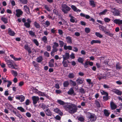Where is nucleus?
I'll return each instance as SVG.
<instances>
[{
    "instance_id": "nucleus-1",
    "label": "nucleus",
    "mask_w": 122,
    "mask_h": 122,
    "mask_svg": "<svg viewBox=\"0 0 122 122\" xmlns=\"http://www.w3.org/2000/svg\"><path fill=\"white\" fill-rule=\"evenodd\" d=\"M66 108L68 109L69 112L71 113H75L77 110L76 106L74 104L69 105Z\"/></svg>"
},
{
    "instance_id": "nucleus-2",
    "label": "nucleus",
    "mask_w": 122,
    "mask_h": 122,
    "mask_svg": "<svg viewBox=\"0 0 122 122\" xmlns=\"http://www.w3.org/2000/svg\"><path fill=\"white\" fill-rule=\"evenodd\" d=\"M62 11L65 14H67L71 9L70 7L68 6L66 4H63L62 5Z\"/></svg>"
},
{
    "instance_id": "nucleus-3",
    "label": "nucleus",
    "mask_w": 122,
    "mask_h": 122,
    "mask_svg": "<svg viewBox=\"0 0 122 122\" xmlns=\"http://www.w3.org/2000/svg\"><path fill=\"white\" fill-rule=\"evenodd\" d=\"M88 114L90 115V116L88 117V118L89 119H90L91 122H93L96 121L97 117L94 114L88 112Z\"/></svg>"
},
{
    "instance_id": "nucleus-4",
    "label": "nucleus",
    "mask_w": 122,
    "mask_h": 122,
    "mask_svg": "<svg viewBox=\"0 0 122 122\" xmlns=\"http://www.w3.org/2000/svg\"><path fill=\"white\" fill-rule=\"evenodd\" d=\"M14 62L13 61L11 60L7 61L6 64L8 65L9 67L11 68L14 69L15 67L13 65Z\"/></svg>"
},
{
    "instance_id": "nucleus-5",
    "label": "nucleus",
    "mask_w": 122,
    "mask_h": 122,
    "mask_svg": "<svg viewBox=\"0 0 122 122\" xmlns=\"http://www.w3.org/2000/svg\"><path fill=\"white\" fill-rule=\"evenodd\" d=\"M32 99L33 101V103L34 105H35L39 100V98L38 97L33 96L32 97Z\"/></svg>"
},
{
    "instance_id": "nucleus-6",
    "label": "nucleus",
    "mask_w": 122,
    "mask_h": 122,
    "mask_svg": "<svg viewBox=\"0 0 122 122\" xmlns=\"http://www.w3.org/2000/svg\"><path fill=\"white\" fill-rule=\"evenodd\" d=\"M16 16L17 17H20L23 14V12L20 9H17L16 10Z\"/></svg>"
},
{
    "instance_id": "nucleus-7",
    "label": "nucleus",
    "mask_w": 122,
    "mask_h": 122,
    "mask_svg": "<svg viewBox=\"0 0 122 122\" xmlns=\"http://www.w3.org/2000/svg\"><path fill=\"white\" fill-rule=\"evenodd\" d=\"M15 98L17 99L20 100V102H22L24 101L25 98L24 96L21 95L16 97Z\"/></svg>"
},
{
    "instance_id": "nucleus-8",
    "label": "nucleus",
    "mask_w": 122,
    "mask_h": 122,
    "mask_svg": "<svg viewBox=\"0 0 122 122\" xmlns=\"http://www.w3.org/2000/svg\"><path fill=\"white\" fill-rule=\"evenodd\" d=\"M112 13L115 16H118L119 15L120 13L119 11L118 10L114 8Z\"/></svg>"
},
{
    "instance_id": "nucleus-9",
    "label": "nucleus",
    "mask_w": 122,
    "mask_h": 122,
    "mask_svg": "<svg viewBox=\"0 0 122 122\" xmlns=\"http://www.w3.org/2000/svg\"><path fill=\"white\" fill-rule=\"evenodd\" d=\"M7 30L8 32V33L9 35L12 36H14L15 35V33L11 29L9 28Z\"/></svg>"
},
{
    "instance_id": "nucleus-10",
    "label": "nucleus",
    "mask_w": 122,
    "mask_h": 122,
    "mask_svg": "<svg viewBox=\"0 0 122 122\" xmlns=\"http://www.w3.org/2000/svg\"><path fill=\"white\" fill-rule=\"evenodd\" d=\"M12 112L15 115V116L18 117L19 119H21L23 117L22 116L19 112H16V111L14 109L13 110Z\"/></svg>"
},
{
    "instance_id": "nucleus-11",
    "label": "nucleus",
    "mask_w": 122,
    "mask_h": 122,
    "mask_svg": "<svg viewBox=\"0 0 122 122\" xmlns=\"http://www.w3.org/2000/svg\"><path fill=\"white\" fill-rule=\"evenodd\" d=\"M84 80L83 78L79 77L76 80V81L78 85H80L83 83Z\"/></svg>"
},
{
    "instance_id": "nucleus-12",
    "label": "nucleus",
    "mask_w": 122,
    "mask_h": 122,
    "mask_svg": "<svg viewBox=\"0 0 122 122\" xmlns=\"http://www.w3.org/2000/svg\"><path fill=\"white\" fill-rule=\"evenodd\" d=\"M52 47L53 49L52 51L51 52V56H53L54 55V53L55 52H57L58 50L56 47H54V46H52Z\"/></svg>"
},
{
    "instance_id": "nucleus-13",
    "label": "nucleus",
    "mask_w": 122,
    "mask_h": 122,
    "mask_svg": "<svg viewBox=\"0 0 122 122\" xmlns=\"http://www.w3.org/2000/svg\"><path fill=\"white\" fill-rule=\"evenodd\" d=\"M24 9L25 11L28 14H30V9L26 5H24Z\"/></svg>"
},
{
    "instance_id": "nucleus-14",
    "label": "nucleus",
    "mask_w": 122,
    "mask_h": 122,
    "mask_svg": "<svg viewBox=\"0 0 122 122\" xmlns=\"http://www.w3.org/2000/svg\"><path fill=\"white\" fill-rule=\"evenodd\" d=\"M62 57L64 60H67L69 59L70 55L69 53L66 52L65 53V55H63Z\"/></svg>"
},
{
    "instance_id": "nucleus-15",
    "label": "nucleus",
    "mask_w": 122,
    "mask_h": 122,
    "mask_svg": "<svg viewBox=\"0 0 122 122\" xmlns=\"http://www.w3.org/2000/svg\"><path fill=\"white\" fill-rule=\"evenodd\" d=\"M24 48L28 51L29 54H30L31 53V50L30 48L28 46V44H26L24 46Z\"/></svg>"
},
{
    "instance_id": "nucleus-16",
    "label": "nucleus",
    "mask_w": 122,
    "mask_h": 122,
    "mask_svg": "<svg viewBox=\"0 0 122 122\" xmlns=\"http://www.w3.org/2000/svg\"><path fill=\"white\" fill-rule=\"evenodd\" d=\"M113 22L116 24L120 25L122 24V20H121L119 19H115L113 20Z\"/></svg>"
},
{
    "instance_id": "nucleus-17",
    "label": "nucleus",
    "mask_w": 122,
    "mask_h": 122,
    "mask_svg": "<svg viewBox=\"0 0 122 122\" xmlns=\"http://www.w3.org/2000/svg\"><path fill=\"white\" fill-rule=\"evenodd\" d=\"M66 40L67 43L69 44H71L72 43V37L69 36H67L66 38Z\"/></svg>"
},
{
    "instance_id": "nucleus-18",
    "label": "nucleus",
    "mask_w": 122,
    "mask_h": 122,
    "mask_svg": "<svg viewBox=\"0 0 122 122\" xmlns=\"http://www.w3.org/2000/svg\"><path fill=\"white\" fill-rule=\"evenodd\" d=\"M110 104V107L112 110H115L117 108V106L113 102H111Z\"/></svg>"
},
{
    "instance_id": "nucleus-19",
    "label": "nucleus",
    "mask_w": 122,
    "mask_h": 122,
    "mask_svg": "<svg viewBox=\"0 0 122 122\" xmlns=\"http://www.w3.org/2000/svg\"><path fill=\"white\" fill-rule=\"evenodd\" d=\"M46 114L48 116H51L52 115V113L50 110L48 108L45 111Z\"/></svg>"
},
{
    "instance_id": "nucleus-20",
    "label": "nucleus",
    "mask_w": 122,
    "mask_h": 122,
    "mask_svg": "<svg viewBox=\"0 0 122 122\" xmlns=\"http://www.w3.org/2000/svg\"><path fill=\"white\" fill-rule=\"evenodd\" d=\"M97 76L99 80H101V79H104L106 78V76L104 75L101 74H99Z\"/></svg>"
},
{
    "instance_id": "nucleus-21",
    "label": "nucleus",
    "mask_w": 122,
    "mask_h": 122,
    "mask_svg": "<svg viewBox=\"0 0 122 122\" xmlns=\"http://www.w3.org/2000/svg\"><path fill=\"white\" fill-rule=\"evenodd\" d=\"M103 111L104 114L105 116L107 117H108L110 113V112L106 109H104Z\"/></svg>"
},
{
    "instance_id": "nucleus-22",
    "label": "nucleus",
    "mask_w": 122,
    "mask_h": 122,
    "mask_svg": "<svg viewBox=\"0 0 122 122\" xmlns=\"http://www.w3.org/2000/svg\"><path fill=\"white\" fill-rule=\"evenodd\" d=\"M101 43V41L99 40H93L91 41L90 44L91 45H93L94 43L100 44Z\"/></svg>"
},
{
    "instance_id": "nucleus-23",
    "label": "nucleus",
    "mask_w": 122,
    "mask_h": 122,
    "mask_svg": "<svg viewBox=\"0 0 122 122\" xmlns=\"http://www.w3.org/2000/svg\"><path fill=\"white\" fill-rule=\"evenodd\" d=\"M65 44L64 46V48L65 50H66L68 49L70 50H72V47L71 46H67L66 44Z\"/></svg>"
},
{
    "instance_id": "nucleus-24",
    "label": "nucleus",
    "mask_w": 122,
    "mask_h": 122,
    "mask_svg": "<svg viewBox=\"0 0 122 122\" xmlns=\"http://www.w3.org/2000/svg\"><path fill=\"white\" fill-rule=\"evenodd\" d=\"M108 31H106L104 33L105 34L110 36L111 37H112L113 36L114 34L110 33V31L109 30H107Z\"/></svg>"
},
{
    "instance_id": "nucleus-25",
    "label": "nucleus",
    "mask_w": 122,
    "mask_h": 122,
    "mask_svg": "<svg viewBox=\"0 0 122 122\" xmlns=\"http://www.w3.org/2000/svg\"><path fill=\"white\" fill-rule=\"evenodd\" d=\"M80 15L81 17H85L86 18V19H89L90 17V16L89 15H85L82 13H81L80 14Z\"/></svg>"
},
{
    "instance_id": "nucleus-26",
    "label": "nucleus",
    "mask_w": 122,
    "mask_h": 122,
    "mask_svg": "<svg viewBox=\"0 0 122 122\" xmlns=\"http://www.w3.org/2000/svg\"><path fill=\"white\" fill-rule=\"evenodd\" d=\"M69 17L70 18V21L72 23H74L75 22V19H76L75 17L71 15L70 14L69 15Z\"/></svg>"
},
{
    "instance_id": "nucleus-27",
    "label": "nucleus",
    "mask_w": 122,
    "mask_h": 122,
    "mask_svg": "<svg viewBox=\"0 0 122 122\" xmlns=\"http://www.w3.org/2000/svg\"><path fill=\"white\" fill-rule=\"evenodd\" d=\"M114 90V92L118 95H121L122 94V92L118 90L115 89Z\"/></svg>"
},
{
    "instance_id": "nucleus-28",
    "label": "nucleus",
    "mask_w": 122,
    "mask_h": 122,
    "mask_svg": "<svg viewBox=\"0 0 122 122\" xmlns=\"http://www.w3.org/2000/svg\"><path fill=\"white\" fill-rule=\"evenodd\" d=\"M43 59L41 56H40L38 57L36 59V61L40 63L41 62Z\"/></svg>"
},
{
    "instance_id": "nucleus-29",
    "label": "nucleus",
    "mask_w": 122,
    "mask_h": 122,
    "mask_svg": "<svg viewBox=\"0 0 122 122\" xmlns=\"http://www.w3.org/2000/svg\"><path fill=\"white\" fill-rule=\"evenodd\" d=\"M66 60L63 59L62 62L63 66L65 67H67L68 66L67 62L66 61Z\"/></svg>"
},
{
    "instance_id": "nucleus-30",
    "label": "nucleus",
    "mask_w": 122,
    "mask_h": 122,
    "mask_svg": "<svg viewBox=\"0 0 122 122\" xmlns=\"http://www.w3.org/2000/svg\"><path fill=\"white\" fill-rule=\"evenodd\" d=\"M28 32L32 37L36 36L35 32H33L32 30H29L28 31Z\"/></svg>"
},
{
    "instance_id": "nucleus-31",
    "label": "nucleus",
    "mask_w": 122,
    "mask_h": 122,
    "mask_svg": "<svg viewBox=\"0 0 122 122\" xmlns=\"http://www.w3.org/2000/svg\"><path fill=\"white\" fill-rule=\"evenodd\" d=\"M116 69L117 70L120 69L122 68V66L120 65L119 63L118 62L116 65Z\"/></svg>"
},
{
    "instance_id": "nucleus-32",
    "label": "nucleus",
    "mask_w": 122,
    "mask_h": 122,
    "mask_svg": "<svg viewBox=\"0 0 122 122\" xmlns=\"http://www.w3.org/2000/svg\"><path fill=\"white\" fill-rule=\"evenodd\" d=\"M74 93V90L72 88H71L68 92V93L69 95H71Z\"/></svg>"
},
{
    "instance_id": "nucleus-33",
    "label": "nucleus",
    "mask_w": 122,
    "mask_h": 122,
    "mask_svg": "<svg viewBox=\"0 0 122 122\" xmlns=\"http://www.w3.org/2000/svg\"><path fill=\"white\" fill-rule=\"evenodd\" d=\"M84 60L81 57H79L77 59V61L78 62L81 63L82 64H83V61Z\"/></svg>"
},
{
    "instance_id": "nucleus-34",
    "label": "nucleus",
    "mask_w": 122,
    "mask_h": 122,
    "mask_svg": "<svg viewBox=\"0 0 122 122\" xmlns=\"http://www.w3.org/2000/svg\"><path fill=\"white\" fill-rule=\"evenodd\" d=\"M95 104L96 106L98 108L100 107L101 106L100 104L99 101L97 100L95 101Z\"/></svg>"
},
{
    "instance_id": "nucleus-35",
    "label": "nucleus",
    "mask_w": 122,
    "mask_h": 122,
    "mask_svg": "<svg viewBox=\"0 0 122 122\" xmlns=\"http://www.w3.org/2000/svg\"><path fill=\"white\" fill-rule=\"evenodd\" d=\"M57 102L60 105H64L65 104V103L63 101L61 100H57Z\"/></svg>"
},
{
    "instance_id": "nucleus-36",
    "label": "nucleus",
    "mask_w": 122,
    "mask_h": 122,
    "mask_svg": "<svg viewBox=\"0 0 122 122\" xmlns=\"http://www.w3.org/2000/svg\"><path fill=\"white\" fill-rule=\"evenodd\" d=\"M107 10L105 9L102 12L99 13V15H105L106 14V13L107 12Z\"/></svg>"
},
{
    "instance_id": "nucleus-37",
    "label": "nucleus",
    "mask_w": 122,
    "mask_h": 122,
    "mask_svg": "<svg viewBox=\"0 0 122 122\" xmlns=\"http://www.w3.org/2000/svg\"><path fill=\"white\" fill-rule=\"evenodd\" d=\"M34 25L35 27L37 28L38 29L40 28V26L39 23L36 21L34 23Z\"/></svg>"
},
{
    "instance_id": "nucleus-38",
    "label": "nucleus",
    "mask_w": 122,
    "mask_h": 122,
    "mask_svg": "<svg viewBox=\"0 0 122 122\" xmlns=\"http://www.w3.org/2000/svg\"><path fill=\"white\" fill-rule=\"evenodd\" d=\"M1 19L5 24H7L8 22V19L6 18L2 17L1 18Z\"/></svg>"
},
{
    "instance_id": "nucleus-39",
    "label": "nucleus",
    "mask_w": 122,
    "mask_h": 122,
    "mask_svg": "<svg viewBox=\"0 0 122 122\" xmlns=\"http://www.w3.org/2000/svg\"><path fill=\"white\" fill-rule=\"evenodd\" d=\"M69 85V83L68 81H64L63 83V86L64 87H67Z\"/></svg>"
},
{
    "instance_id": "nucleus-40",
    "label": "nucleus",
    "mask_w": 122,
    "mask_h": 122,
    "mask_svg": "<svg viewBox=\"0 0 122 122\" xmlns=\"http://www.w3.org/2000/svg\"><path fill=\"white\" fill-rule=\"evenodd\" d=\"M68 77L70 79H72L75 76L74 74L73 73H70L68 76Z\"/></svg>"
},
{
    "instance_id": "nucleus-41",
    "label": "nucleus",
    "mask_w": 122,
    "mask_h": 122,
    "mask_svg": "<svg viewBox=\"0 0 122 122\" xmlns=\"http://www.w3.org/2000/svg\"><path fill=\"white\" fill-rule=\"evenodd\" d=\"M17 109L20 110L21 112H25V110L22 107H17Z\"/></svg>"
},
{
    "instance_id": "nucleus-42",
    "label": "nucleus",
    "mask_w": 122,
    "mask_h": 122,
    "mask_svg": "<svg viewBox=\"0 0 122 122\" xmlns=\"http://www.w3.org/2000/svg\"><path fill=\"white\" fill-rule=\"evenodd\" d=\"M70 83L73 86H76V83L75 81H73L71 80H70Z\"/></svg>"
},
{
    "instance_id": "nucleus-43",
    "label": "nucleus",
    "mask_w": 122,
    "mask_h": 122,
    "mask_svg": "<svg viewBox=\"0 0 122 122\" xmlns=\"http://www.w3.org/2000/svg\"><path fill=\"white\" fill-rule=\"evenodd\" d=\"M20 2L23 4H26L28 2L27 0H19Z\"/></svg>"
},
{
    "instance_id": "nucleus-44",
    "label": "nucleus",
    "mask_w": 122,
    "mask_h": 122,
    "mask_svg": "<svg viewBox=\"0 0 122 122\" xmlns=\"http://www.w3.org/2000/svg\"><path fill=\"white\" fill-rule=\"evenodd\" d=\"M42 40L44 42L46 43L47 42V38L46 36H43L42 39Z\"/></svg>"
},
{
    "instance_id": "nucleus-45",
    "label": "nucleus",
    "mask_w": 122,
    "mask_h": 122,
    "mask_svg": "<svg viewBox=\"0 0 122 122\" xmlns=\"http://www.w3.org/2000/svg\"><path fill=\"white\" fill-rule=\"evenodd\" d=\"M95 34L96 36L100 38H102L103 37L102 35L99 32H96Z\"/></svg>"
},
{
    "instance_id": "nucleus-46",
    "label": "nucleus",
    "mask_w": 122,
    "mask_h": 122,
    "mask_svg": "<svg viewBox=\"0 0 122 122\" xmlns=\"http://www.w3.org/2000/svg\"><path fill=\"white\" fill-rule=\"evenodd\" d=\"M101 93L102 95H107V96L108 95V93L107 92L103 90H102L101 91Z\"/></svg>"
},
{
    "instance_id": "nucleus-47",
    "label": "nucleus",
    "mask_w": 122,
    "mask_h": 122,
    "mask_svg": "<svg viewBox=\"0 0 122 122\" xmlns=\"http://www.w3.org/2000/svg\"><path fill=\"white\" fill-rule=\"evenodd\" d=\"M24 25L27 28H29L30 27V24L29 23L27 22L24 23Z\"/></svg>"
},
{
    "instance_id": "nucleus-48",
    "label": "nucleus",
    "mask_w": 122,
    "mask_h": 122,
    "mask_svg": "<svg viewBox=\"0 0 122 122\" xmlns=\"http://www.w3.org/2000/svg\"><path fill=\"white\" fill-rule=\"evenodd\" d=\"M59 42L60 47H63L64 44V42L63 41L61 40H59Z\"/></svg>"
},
{
    "instance_id": "nucleus-49",
    "label": "nucleus",
    "mask_w": 122,
    "mask_h": 122,
    "mask_svg": "<svg viewBox=\"0 0 122 122\" xmlns=\"http://www.w3.org/2000/svg\"><path fill=\"white\" fill-rule=\"evenodd\" d=\"M71 7L74 11L75 12L76 11L77 8L75 6L73 5H72Z\"/></svg>"
},
{
    "instance_id": "nucleus-50",
    "label": "nucleus",
    "mask_w": 122,
    "mask_h": 122,
    "mask_svg": "<svg viewBox=\"0 0 122 122\" xmlns=\"http://www.w3.org/2000/svg\"><path fill=\"white\" fill-rule=\"evenodd\" d=\"M90 5L91 6H92L93 7H95L96 5L94 3V2L92 0H91L90 1Z\"/></svg>"
},
{
    "instance_id": "nucleus-51",
    "label": "nucleus",
    "mask_w": 122,
    "mask_h": 122,
    "mask_svg": "<svg viewBox=\"0 0 122 122\" xmlns=\"http://www.w3.org/2000/svg\"><path fill=\"white\" fill-rule=\"evenodd\" d=\"M38 93L40 96H44L45 94V93L40 91H38Z\"/></svg>"
},
{
    "instance_id": "nucleus-52",
    "label": "nucleus",
    "mask_w": 122,
    "mask_h": 122,
    "mask_svg": "<svg viewBox=\"0 0 122 122\" xmlns=\"http://www.w3.org/2000/svg\"><path fill=\"white\" fill-rule=\"evenodd\" d=\"M85 30L86 33H88L90 32V29L89 28L86 27L85 28Z\"/></svg>"
},
{
    "instance_id": "nucleus-53",
    "label": "nucleus",
    "mask_w": 122,
    "mask_h": 122,
    "mask_svg": "<svg viewBox=\"0 0 122 122\" xmlns=\"http://www.w3.org/2000/svg\"><path fill=\"white\" fill-rule=\"evenodd\" d=\"M86 81L88 83V84L89 85H91L92 84V86L93 85V82H91V80L90 79H87L86 80Z\"/></svg>"
},
{
    "instance_id": "nucleus-54",
    "label": "nucleus",
    "mask_w": 122,
    "mask_h": 122,
    "mask_svg": "<svg viewBox=\"0 0 122 122\" xmlns=\"http://www.w3.org/2000/svg\"><path fill=\"white\" fill-rule=\"evenodd\" d=\"M33 41L36 46H39V43L36 39H34L33 40Z\"/></svg>"
},
{
    "instance_id": "nucleus-55",
    "label": "nucleus",
    "mask_w": 122,
    "mask_h": 122,
    "mask_svg": "<svg viewBox=\"0 0 122 122\" xmlns=\"http://www.w3.org/2000/svg\"><path fill=\"white\" fill-rule=\"evenodd\" d=\"M79 92L82 94H84L85 93L84 90L82 88H81L79 89Z\"/></svg>"
},
{
    "instance_id": "nucleus-56",
    "label": "nucleus",
    "mask_w": 122,
    "mask_h": 122,
    "mask_svg": "<svg viewBox=\"0 0 122 122\" xmlns=\"http://www.w3.org/2000/svg\"><path fill=\"white\" fill-rule=\"evenodd\" d=\"M12 74L14 75V76L16 77L17 75V73L16 71H15L14 70H12Z\"/></svg>"
},
{
    "instance_id": "nucleus-57",
    "label": "nucleus",
    "mask_w": 122,
    "mask_h": 122,
    "mask_svg": "<svg viewBox=\"0 0 122 122\" xmlns=\"http://www.w3.org/2000/svg\"><path fill=\"white\" fill-rule=\"evenodd\" d=\"M104 20V21L107 23L111 21V19L107 17L105 18Z\"/></svg>"
},
{
    "instance_id": "nucleus-58",
    "label": "nucleus",
    "mask_w": 122,
    "mask_h": 122,
    "mask_svg": "<svg viewBox=\"0 0 122 122\" xmlns=\"http://www.w3.org/2000/svg\"><path fill=\"white\" fill-rule=\"evenodd\" d=\"M44 7L45 9L48 11H50V8L48 6V5H44Z\"/></svg>"
},
{
    "instance_id": "nucleus-59",
    "label": "nucleus",
    "mask_w": 122,
    "mask_h": 122,
    "mask_svg": "<svg viewBox=\"0 0 122 122\" xmlns=\"http://www.w3.org/2000/svg\"><path fill=\"white\" fill-rule=\"evenodd\" d=\"M88 61H86L84 63L83 65L85 67L87 68L88 67V65H89Z\"/></svg>"
},
{
    "instance_id": "nucleus-60",
    "label": "nucleus",
    "mask_w": 122,
    "mask_h": 122,
    "mask_svg": "<svg viewBox=\"0 0 122 122\" xmlns=\"http://www.w3.org/2000/svg\"><path fill=\"white\" fill-rule=\"evenodd\" d=\"M50 23L49 21L47 20L46 21L45 23L44 24L46 26V27H47L50 25Z\"/></svg>"
},
{
    "instance_id": "nucleus-61",
    "label": "nucleus",
    "mask_w": 122,
    "mask_h": 122,
    "mask_svg": "<svg viewBox=\"0 0 122 122\" xmlns=\"http://www.w3.org/2000/svg\"><path fill=\"white\" fill-rule=\"evenodd\" d=\"M106 96H104L103 97V99L105 101H107L109 99L108 95L107 96V95Z\"/></svg>"
},
{
    "instance_id": "nucleus-62",
    "label": "nucleus",
    "mask_w": 122,
    "mask_h": 122,
    "mask_svg": "<svg viewBox=\"0 0 122 122\" xmlns=\"http://www.w3.org/2000/svg\"><path fill=\"white\" fill-rule=\"evenodd\" d=\"M46 48L47 51H50L51 49V47L50 46L48 45L46 46Z\"/></svg>"
},
{
    "instance_id": "nucleus-63",
    "label": "nucleus",
    "mask_w": 122,
    "mask_h": 122,
    "mask_svg": "<svg viewBox=\"0 0 122 122\" xmlns=\"http://www.w3.org/2000/svg\"><path fill=\"white\" fill-rule=\"evenodd\" d=\"M44 56L47 57H49L50 56V55L48 52L47 51H45L44 53Z\"/></svg>"
},
{
    "instance_id": "nucleus-64",
    "label": "nucleus",
    "mask_w": 122,
    "mask_h": 122,
    "mask_svg": "<svg viewBox=\"0 0 122 122\" xmlns=\"http://www.w3.org/2000/svg\"><path fill=\"white\" fill-rule=\"evenodd\" d=\"M70 57L71 59H74L75 58L74 54L72 53L70 56Z\"/></svg>"
}]
</instances>
